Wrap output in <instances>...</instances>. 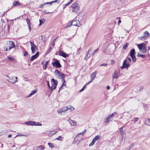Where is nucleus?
Returning <instances> with one entry per match:
<instances>
[{
  "mask_svg": "<svg viewBox=\"0 0 150 150\" xmlns=\"http://www.w3.org/2000/svg\"><path fill=\"white\" fill-rule=\"evenodd\" d=\"M86 130H85L82 132L80 133L75 138L74 141L77 144H78L80 141L81 140L82 137L80 136V135H82V136L83 137L84 135V133L86 132Z\"/></svg>",
  "mask_w": 150,
  "mask_h": 150,
  "instance_id": "1",
  "label": "nucleus"
},
{
  "mask_svg": "<svg viewBox=\"0 0 150 150\" xmlns=\"http://www.w3.org/2000/svg\"><path fill=\"white\" fill-rule=\"evenodd\" d=\"M71 8L72 12L75 13L79 12L80 10V7L76 2H74L71 5Z\"/></svg>",
  "mask_w": 150,
  "mask_h": 150,
  "instance_id": "2",
  "label": "nucleus"
},
{
  "mask_svg": "<svg viewBox=\"0 0 150 150\" xmlns=\"http://www.w3.org/2000/svg\"><path fill=\"white\" fill-rule=\"evenodd\" d=\"M140 51L142 53H145L146 52V49L145 45L144 43L137 44Z\"/></svg>",
  "mask_w": 150,
  "mask_h": 150,
  "instance_id": "3",
  "label": "nucleus"
},
{
  "mask_svg": "<svg viewBox=\"0 0 150 150\" xmlns=\"http://www.w3.org/2000/svg\"><path fill=\"white\" fill-rule=\"evenodd\" d=\"M117 114L116 112H114L112 114H110L108 117L106 118L105 120L104 121L105 123H108L112 120V117Z\"/></svg>",
  "mask_w": 150,
  "mask_h": 150,
  "instance_id": "4",
  "label": "nucleus"
},
{
  "mask_svg": "<svg viewBox=\"0 0 150 150\" xmlns=\"http://www.w3.org/2000/svg\"><path fill=\"white\" fill-rule=\"evenodd\" d=\"M51 84L50 90L52 91L56 88L57 84V82L54 79H52L51 80Z\"/></svg>",
  "mask_w": 150,
  "mask_h": 150,
  "instance_id": "5",
  "label": "nucleus"
},
{
  "mask_svg": "<svg viewBox=\"0 0 150 150\" xmlns=\"http://www.w3.org/2000/svg\"><path fill=\"white\" fill-rule=\"evenodd\" d=\"M144 33V35L142 37H139L140 40H144L150 36V34L147 31H145Z\"/></svg>",
  "mask_w": 150,
  "mask_h": 150,
  "instance_id": "6",
  "label": "nucleus"
},
{
  "mask_svg": "<svg viewBox=\"0 0 150 150\" xmlns=\"http://www.w3.org/2000/svg\"><path fill=\"white\" fill-rule=\"evenodd\" d=\"M8 77L9 78V79L7 80L8 81L14 84L17 81V79L18 78L17 77L11 76V77Z\"/></svg>",
  "mask_w": 150,
  "mask_h": 150,
  "instance_id": "7",
  "label": "nucleus"
},
{
  "mask_svg": "<svg viewBox=\"0 0 150 150\" xmlns=\"http://www.w3.org/2000/svg\"><path fill=\"white\" fill-rule=\"evenodd\" d=\"M53 67H56V68H60L61 67L59 61L57 59H56L54 62H52V63Z\"/></svg>",
  "mask_w": 150,
  "mask_h": 150,
  "instance_id": "8",
  "label": "nucleus"
},
{
  "mask_svg": "<svg viewBox=\"0 0 150 150\" xmlns=\"http://www.w3.org/2000/svg\"><path fill=\"white\" fill-rule=\"evenodd\" d=\"M30 43L31 45V49L32 53H34L37 50L36 46L33 42H30Z\"/></svg>",
  "mask_w": 150,
  "mask_h": 150,
  "instance_id": "9",
  "label": "nucleus"
},
{
  "mask_svg": "<svg viewBox=\"0 0 150 150\" xmlns=\"http://www.w3.org/2000/svg\"><path fill=\"white\" fill-rule=\"evenodd\" d=\"M67 112L65 107L63 108L61 110H58L57 111L58 114L61 115L64 114Z\"/></svg>",
  "mask_w": 150,
  "mask_h": 150,
  "instance_id": "10",
  "label": "nucleus"
},
{
  "mask_svg": "<svg viewBox=\"0 0 150 150\" xmlns=\"http://www.w3.org/2000/svg\"><path fill=\"white\" fill-rule=\"evenodd\" d=\"M100 137V136L99 135L96 136L93 139L91 142L89 144V146H91L94 145L96 141L98 140L99 139Z\"/></svg>",
  "mask_w": 150,
  "mask_h": 150,
  "instance_id": "11",
  "label": "nucleus"
},
{
  "mask_svg": "<svg viewBox=\"0 0 150 150\" xmlns=\"http://www.w3.org/2000/svg\"><path fill=\"white\" fill-rule=\"evenodd\" d=\"M71 25L78 27H79L81 25L79 21L77 20H73L71 22Z\"/></svg>",
  "mask_w": 150,
  "mask_h": 150,
  "instance_id": "12",
  "label": "nucleus"
},
{
  "mask_svg": "<svg viewBox=\"0 0 150 150\" xmlns=\"http://www.w3.org/2000/svg\"><path fill=\"white\" fill-rule=\"evenodd\" d=\"M65 107L67 112H71L75 109V108L71 105H69Z\"/></svg>",
  "mask_w": 150,
  "mask_h": 150,
  "instance_id": "13",
  "label": "nucleus"
},
{
  "mask_svg": "<svg viewBox=\"0 0 150 150\" xmlns=\"http://www.w3.org/2000/svg\"><path fill=\"white\" fill-rule=\"evenodd\" d=\"M15 47V45L14 42L13 41H10L8 47V50H10L11 49Z\"/></svg>",
  "mask_w": 150,
  "mask_h": 150,
  "instance_id": "14",
  "label": "nucleus"
},
{
  "mask_svg": "<svg viewBox=\"0 0 150 150\" xmlns=\"http://www.w3.org/2000/svg\"><path fill=\"white\" fill-rule=\"evenodd\" d=\"M123 64L125 66V67L126 68H128L130 66L129 62L126 59H125L124 61Z\"/></svg>",
  "mask_w": 150,
  "mask_h": 150,
  "instance_id": "15",
  "label": "nucleus"
},
{
  "mask_svg": "<svg viewBox=\"0 0 150 150\" xmlns=\"http://www.w3.org/2000/svg\"><path fill=\"white\" fill-rule=\"evenodd\" d=\"M59 55L64 57H68L69 56L68 54H67L64 52L61 51L59 52Z\"/></svg>",
  "mask_w": 150,
  "mask_h": 150,
  "instance_id": "16",
  "label": "nucleus"
},
{
  "mask_svg": "<svg viewBox=\"0 0 150 150\" xmlns=\"http://www.w3.org/2000/svg\"><path fill=\"white\" fill-rule=\"evenodd\" d=\"M25 123L26 125L32 126L34 125H35V122L31 121L25 122Z\"/></svg>",
  "mask_w": 150,
  "mask_h": 150,
  "instance_id": "17",
  "label": "nucleus"
},
{
  "mask_svg": "<svg viewBox=\"0 0 150 150\" xmlns=\"http://www.w3.org/2000/svg\"><path fill=\"white\" fill-rule=\"evenodd\" d=\"M97 74V71H96L92 74H91L90 76H91V78L92 79H94L95 78Z\"/></svg>",
  "mask_w": 150,
  "mask_h": 150,
  "instance_id": "18",
  "label": "nucleus"
},
{
  "mask_svg": "<svg viewBox=\"0 0 150 150\" xmlns=\"http://www.w3.org/2000/svg\"><path fill=\"white\" fill-rule=\"evenodd\" d=\"M39 55V52H37L36 54H35L34 55H33L30 58V61H33L34 59L36 58Z\"/></svg>",
  "mask_w": 150,
  "mask_h": 150,
  "instance_id": "19",
  "label": "nucleus"
},
{
  "mask_svg": "<svg viewBox=\"0 0 150 150\" xmlns=\"http://www.w3.org/2000/svg\"><path fill=\"white\" fill-rule=\"evenodd\" d=\"M13 6H20L21 5V4L18 1H13Z\"/></svg>",
  "mask_w": 150,
  "mask_h": 150,
  "instance_id": "20",
  "label": "nucleus"
},
{
  "mask_svg": "<svg viewBox=\"0 0 150 150\" xmlns=\"http://www.w3.org/2000/svg\"><path fill=\"white\" fill-rule=\"evenodd\" d=\"M112 79H117L118 77V73L116 71H115L114 73L112 75Z\"/></svg>",
  "mask_w": 150,
  "mask_h": 150,
  "instance_id": "21",
  "label": "nucleus"
},
{
  "mask_svg": "<svg viewBox=\"0 0 150 150\" xmlns=\"http://www.w3.org/2000/svg\"><path fill=\"white\" fill-rule=\"evenodd\" d=\"M135 50L134 49H132L130 52V56L131 57L135 56Z\"/></svg>",
  "mask_w": 150,
  "mask_h": 150,
  "instance_id": "22",
  "label": "nucleus"
},
{
  "mask_svg": "<svg viewBox=\"0 0 150 150\" xmlns=\"http://www.w3.org/2000/svg\"><path fill=\"white\" fill-rule=\"evenodd\" d=\"M45 149V147L43 145H40L36 147V149L37 150H43Z\"/></svg>",
  "mask_w": 150,
  "mask_h": 150,
  "instance_id": "23",
  "label": "nucleus"
},
{
  "mask_svg": "<svg viewBox=\"0 0 150 150\" xmlns=\"http://www.w3.org/2000/svg\"><path fill=\"white\" fill-rule=\"evenodd\" d=\"M56 133V132L54 131H50L48 134V136L51 137L53 135L55 134Z\"/></svg>",
  "mask_w": 150,
  "mask_h": 150,
  "instance_id": "24",
  "label": "nucleus"
},
{
  "mask_svg": "<svg viewBox=\"0 0 150 150\" xmlns=\"http://www.w3.org/2000/svg\"><path fill=\"white\" fill-rule=\"evenodd\" d=\"M37 92V91L34 90L28 96V97L29 98L31 96H32V95H34L36 92Z\"/></svg>",
  "mask_w": 150,
  "mask_h": 150,
  "instance_id": "25",
  "label": "nucleus"
},
{
  "mask_svg": "<svg viewBox=\"0 0 150 150\" xmlns=\"http://www.w3.org/2000/svg\"><path fill=\"white\" fill-rule=\"evenodd\" d=\"M145 124L150 126V119L148 118L146 119L145 121Z\"/></svg>",
  "mask_w": 150,
  "mask_h": 150,
  "instance_id": "26",
  "label": "nucleus"
},
{
  "mask_svg": "<svg viewBox=\"0 0 150 150\" xmlns=\"http://www.w3.org/2000/svg\"><path fill=\"white\" fill-rule=\"evenodd\" d=\"M56 71L58 73L59 76H61L62 78H64L65 76L64 74L60 72L57 70H56Z\"/></svg>",
  "mask_w": 150,
  "mask_h": 150,
  "instance_id": "27",
  "label": "nucleus"
},
{
  "mask_svg": "<svg viewBox=\"0 0 150 150\" xmlns=\"http://www.w3.org/2000/svg\"><path fill=\"white\" fill-rule=\"evenodd\" d=\"M40 24L39 25H43L45 22V20L44 19H42V20H39Z\"/></svg>",
  "mask_w": 150,
  "mask_h": 150,
  "instance_id": "28",
  "label": "nucleus"
},
{
  "mask_svg": "<svg viewBox=\"0 0 150 150\" xmlns=\"http://www.w3.org/2000/svg\"><path fill=\"white\" fill-rule=\"evenodd\" d=\"M70 123L71 126H76V122L74 121L73 120H71L70 122Z\"/></svg>",
  "mask_w": 150,
  "mask_h": 150,
  "instance_id": "29",
  "label": "nucleus"
},
{
  "mask_svg": "<svg viewBox=\"0 0 150 150\" xmlns=\"http://www.w3.org/2000/svg\"><path fill=\"white\" fill-rule=\"evenodd\" d=\"M7 57L8 58V59L10 61H14L15 60V58L13 57L8 56Z\"/></svg>",
  "mask_w": 150,
  "mask_h": 150,
  "instance_id": "30",
  "label": "nucleus"
},
{
  "mask_svg": "<svg viewBox=\"0 0 150 150\" xmlns=\"http://www.w3.org/2000/svg\"><path fill=\"white\" fill-rule=\"evenodd\" d=\"M90 50H89L88 53L87 54H86V55L84 58L85 59H86V60H87L90 57V55H88V52L90 51Z\"/></svg>",
  "mask_w": 150,
  "mask_h": 150,
  "instance_id": "31",
  "label": "nucleus"
},
{
  "mask_svg": "<svg viewBox=\"0 0 150 150\" xmlns=\"http://www.w3.org/2000/svg\"><path fill=\"white\" fill-rule=\"evenodd\" d=\"M120 134H122L124 133V130H123V127H122L120 129Z\"/></svg>",
  "mask_w": 150,
  "mask_h": 150,
  "instance_id": "32",
  "label": "nucleus"
},
{
  "mask_svg": "<svg viewBox=\"0 0 150 150\" xmlns=\"http://www.w3.org/2000/svg\"><path fill=\"white\" fill-rule=\"evenodd\" d=\"M134 144L133 143H132L127 148L128 149L127 150H129L130 149L134 146Z\"/></svg>",
  "mask_w": 150,
  "mask_h": 150,
  "instance_id": "33",
  "label": "nucleus"
},
{
  "mask_svg": "<svg viewBox=\"0 0 150 150\" xmlns=\"http://www.w3.org/2000/svg\"><path fill=\"white\" fill-rule=\"evenodd\" d=\"M26 20L27 22L28 26H29L30 25V20L28 18H27V19H26Z\"/></svg>",
  "mask_w": 150,
  "mask_h": 150,
  "instance_id": "34",
  "label": "nucleus"
},
{
  "mask_svg": "<svg viewBox=\"0 0 150 150\" xmlns=\"http://www.w3.org/2000/svg\"><path fill=\"white\" fill-rule=\"evenodd\" d=\"M128 43H127L123 46V48L124 50L126 49L128 47Z\"/></svg>",
  "mask_w": 150,
  "mask_h": 150,
  "instance_id": "35",
  "label": "nucleus"
},
{
  "mask_svg": "<svg viewBox=\"0 0 150 150\" xmlns=\"http://www.w3.org/2000/svg\"><path fill=\"white\" fill-rule=\"evenodd\" d=\"M48 145L51 148H53L54 147V146L53 144L51 143H48Z\"/></svg>",
  "mask_w": 150,
  "mask_h": 150,
  "instance_id": "36",
  "label": "nucleus"
},
{
  "mask_svg": "<svg viewBox=\"0 0 150 150\" xmlns=\"http://www.w3.org/2000/svg\"><path fill=\"white\" fill-rule=\"evenodd\" d=\"M62 137L61 136H59L58 137L56 138L55 139V140H62Z\"/></svg>",
  "mask_w": 150,
  "mask_h": 150,
  "instance_id": "37",
  "label": "nucleus"
},
{
  "mask_svg": "<svg viewBox=\"0 0 150 150\" xmlns=\"http://www.w3.org/2000/svg\"><path fill=\"white\" fill-rule=\"evenodd\" d=\"M35 122V125H34L40 126L42 125V124H41L39 123V122Z\"/></svg>",
  "mask_w": 150,
  "mask_h": 150,
  "instance_id": "38",
  "label": "nucleus"
},
{
  "mask_svg": "<svg viewBox=\"0 0 150 150\" xmlns=\"http://www.w3.org/2000/svg\"><path fill=\"white\" fill-rule=\"evenodd\" d=\"M48 61H47L46 62L45 64V67H43L44 69L45 70V69L47 68V65L48 64Z\"/></svg>",
  "mask_w": 150,
  "mask_h": 150,
  "instance_id": "39",
  "label": "nucleus"
},
{
  "mask_svg": "<svg viewBox=\"0 0 150 150\" xmlns=\"http://www.w3.org/2000/svg\"><path fill=\"white\" fill-rule=\"evenodd\" d=\"M69 4V3H67V4H65V5H63V8L64 9L66 8V6H68Z\"/></svg>",
  "mask_w": 150,
  "mask_h": 150,
  "instance_id": "40",
  "label": "nucleus"
},
{
  "mask_svg": "<svg viewBox=\"0 0 150 150\" xmlns=\"http://www.w3.org/2000/svg\"><path fill=\"white\" fill-rule=\"evenodd\" d=\"M107 63H103V64H101L100 65V67H101V66H107Z\"/></svg>",
  "mask_w": 150,
  "mask_h": 150,
  "instance_id": "41",
  "label": "nucleus"
},
{
  "mask_svg": "<svg viewBox=\"0 0 150 150\" xmlns=\"http://www.w3.org/2000/svg\"><path fill=\"white\" fill-rule=\"evenodd\" d=\"M132 58L133 61L134 62H135L136 61V58L135 56L131 57Z\"/></svg>",
  "mask_w": 150,
  "mask_h": 150,
  "instance_id": "42",
  "label": "nucleus"
},
{
  "mask_svg": "<svg viewBox=\"0 0 150 150\" xmlns=\"http://www.w3.org/2000/svg\"><path fill=\"white\" fill-rule=\"evenodd\" d=\"M139 57H140L142 58H144L145 57V55L142 54H140L139 55Z\"/></svg>",
  "mask_w": 150,
  "mask_h": 150,
  "instance_id": "43",
  "label": "nucleus"
},
{
  "mask_svg": "<svg viewBox=\"0 0 150 150\" xmlns=\"http://www.w3.org/2000/svg\"><path fill=\"white\" fill-rule=\"evenodd\" d=\"M66 86V84H64V82H63V83L62 85L61 86V87H60L59 90H60V89H62L63 86Z\"/></svg>",
  "mask_w": 150,
  "mask_h": 150,
  "instance_id": "44",
  "label": "nucleus"
},
{
  "mask_svg": "<svg viewBox=\"0 0 150 150\" xmlns=\"http://www.w3.org/2000/svg\"><path fill=\"white\" fill-rule=\"evenodd\" d=\"M56 2H57L58 3H59L60 2V0H56L52 1V3Z\"/></svg>",
  "mask_w": 150,
  "mask_h": 150,
  "instance_id": "45",
  "label": "nucleus"
},
{
  "mask_svg": "<svg viewBox=\"0 0 150 150\" xmlns=\"http://www.w3.org/2000/svg\"><path fill=\"white\" fill-rule=\"evenodd\" d=\"M45 5L44 3L43 4H42L39 6V7L40 8H43L44 5Z\"/></svg>",
  "mask_w": 150,
  "mask_h": 150,
  "instance_id": "46",
  "label": "nucleus"
},
{
  "mask_svg": "<svg viewBox=\"0 0 150 150\" xmlns=\"http://www.w3.org/2000/svg\"><path fill=\"white\" fill-rule=\"evenodd\" d=\"M98 50H99L98 49H96V50H95L94 52L93 53L92 55H94V54H95V53H96V52H97L98 51Z\"/></svg>",
  "mask_w": 150,
  "mask_h": 150,
  "instance_id": "47",
  "label": "nucleus"
},
{
  "mask_svg": "<svg viewBox=\"0 0 150 150\" xmlns=\"http://www.w3.org/2000/svg\"><path fill=\"white\" fill-rule=\"evenodd\" d=\"M138 117H136L134 118V121L135 122L138 121Z\"/></svg>",
  "mask_w": 150,
  "mask_h": 150,
  "instance_id": "48",
  "label": "nucleus"
},
{
  "mask_svg": "<svg viewBox=\"0 0 150 150\" xmlns=\"http://www.w3.org/2000/svg\"><path fill=\"white\" fill-rule=\"evenodd\" d=\"M52 2H47V3H44V4H49V5H51V4H52Z\"/></svg>",
  "mask_w": 150,
  "mask_h": 150,
  "instance_id": "49",
  "label": "nucleus"
},
{
  "mask_svg": "<svg viewBox=\"0 0 150 150\" xmlns=\"http://www.w3.org/2000/svg\"><path fill=\"white\" fill-rule=\"evenodd\" d=\"M52 2H47V3H44V4H49V5H51V4H52Z\"/></svg>",
  "mask_w": 150,
  "mask_h": 150,
  "instance_id": "50",
  "label": "nucleus"
},
{
  "mask_svg": "<svg viewBox=\"0 0 150 150\" xmlns=\"http://www.w3.org/2000/svg\"><path fill=\"white\" fill-rule=\"evenodd\" d=\"M127 59L130 62H131L132 60L131 58L129 57H127Z\"/></svg>",
  "mask_w": 150,
  "mask_h": 150,
  "instance_id": "51",
  "label": "nucleus"
},
{
  "mask_svg": "<svg viewBox=\"0 0 150 150\" xmlns=\"http://www.w3.org/2000/svg\"><path fill=\"white\" fill-rule=\"evenodd\" d=\"M93 80V79H91L90 81L88 83H87V84L88 85L89 83L91 82Z\"/></svg>",
  "mask_w": 150,
  "mask_h": 150,
  "instance_id": "52",
  "label": "nucleus"
},
{
  "mask_svg": "<svg viewBox=\"0 0 150 150\" xmlns=\"http://www.w3.org/2000/svg\"><path fill=\"white\" fill-rule=\"evenodd\" d=\"M47 84L48 87H49L50 89L51 88V86L50 85L49 83V81H47Z\"/></svg>",
  "mask_w": 150,
  "mask_h": 150,
  "instance_id": "53",
  "label": "nucleus"
},
{
  "mask_svg": "<svg viewBox=\"0 0 150 150\" xmlns=\"http://www.w3.org/2000/svg\"><path fill=\"white\" fill-rule=\"evenodd\" d=\"M28 54L27 52V51H25L24 53V56H25L27 55Z\"/></svg>",
  "mask_w": 150,
  "mask_h": 150,
  "instance_id": "54",
  "label": "nucleus"
},
{
  "mask_svg": "<svg viewBox=\"0 0 150 150\" xmlns=\"http://www.w3.org/2000/svg\"><path fill=\"white\" fill-rule=\"evenodd\" d=\"M121 20L120 19H119V20L117 23L118 25L120 24V23H121Z\"/></svg>",
  "mask_w": 150,
  "mask_h": 150,
  "instance_id": "55",
  "label": "nucleus"
},
{
  "mask_svg": "<svg viewBox=\"0 0 150 150\" xmlns=\"http://www.w3.org/2000/svg\"><path fill=\"white\" fill-rule=\"evenodd\" d=\"M122 139H123L124 138V134H121Z\"/></svg>",
  "mask_w": 150,
  "mask_h": 150,
  "instance_id": "56",
  "label": "nucleus"
},
{
  "mask_svg": "<svg viewBox=\"0 0 150 150\" xmlns=\"http://www.w3.org/2000/svg\"><path fill=\"white\" fill-rule=\"evenodd\" d=\"M28 26V27L29 28V29L30 31L31 30V27H30V25L29 26Z\"/></svg>",
  "mask_w": 150,
  "mask_h": 150,
  "instance_id": "57",
  "label": "nucleus"
},
{
  "mask_svg": "<svg viewBox=\"0 0 150 150\" xmlns=\"http://www.w3.org/2000/svg\"><path fill=\"white\" fill-rule=\"evenodd\" d=\"M84 90V88H83L81 90H80L79 92H81L83 91Z\"/></svg>",
  "mask_w": 150,
  "mask_h": 150,
  "instance_id": "58",
  "label": "nucleus"
},
{
  "mask_svg": "<svg viewBox=\"0 0 150 150\" xmlns=\"http://www.w3.org/2000/svg\"><path fill=\"white\" fill-rule=\"evenodd\" d=\"M107 88L108 90H109L110 88V87L109 86H107Z\"/></svg>",
  "mask_w": 150,
  "mask_h": 150,
  "instance_id": "59",
  "label": "nucleus"
},
{
  "mask_svg": "<svg viewBox=\"0 0 150 150\" xmlns=\"http://www.w3.org/2000/svg\"><path fill=\"white\" fill-rule=\"evenodd\" d=\"M125 66L124 65H123L122 66V67H120V68H121V69H123V68H125Z\"/></svg>",
  "mask_w": 150,
  "mask_h": 150,
  "instance_id": "60",
  "label": "nucleus"
},
{
  "mask_svg": "<svg viewBox=\"0 0 150 150\" xmlns=\"http://www.w3.org/2000/svg\"><path fill=\"white\" fill-rule=\"evenodd\" d=\"M11 134H10L8 135V138H11Z\"/></svg>",
  "mask_w": 150,
  "mask_h": 150,
  "instance_id": "61",
  "label": "nucleus"
},
{
  "mask_svg": "<svg viewBox=\"0 0 150 150\" xmlns=\"http://www.w3.org/2000/svg\"><path fill=\"white\" fill-rule=\"evenodd\" d=\"M86 85H87V83L84 85L83 88H86Z\"/></svg>",
  "mask_w": 150,
  "mask_h": 150,
  "instance_id": "62",
  "label": "nucleus"
},
{
  "mask_svg": "<svg viewBox=\"0 0 150 150\" xmlns=\"http://www.w3.org/2000/svg\"><path fill=\"white\" fill-rule=\"evenodd\" d=\"M73 1V0H71L68 3H69V4Z\"/></svg>",
  "mask_w": 150,
  "mask_h": 150,
  "instance_id": "63",
  "label": "nucleus"
},
{
  "mask_svg": "<svg viewBox=\"0 0 150 150\" xmlns=\"http://www.w3.org/2000/svg\"><path fill=\"white\" fill-rule=\"evenodd\" d=\"M51 50V48L50 47L49 48V49L48 50V51H49V52L50 51V50Z\"/></svg>",
  "mask_w": 150,
  "mask_h": 150,
  "instance_id": "64",
  "label": "nucleus"
}]
</instances>
